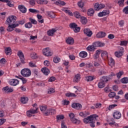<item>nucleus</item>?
I'll return each instance as SVG.
<instances>
[{"label":"nucleus","instance_id":"nucleus-1","mask_svg":"<svg viewBox=\"0 0 128 128\" xmlns=\"http://www.w3.org/2000/svg\"><path fill=\"white\" fill-rule=\"evenodd\" d=\"M96 118H98V116L96 114L90 115V116L84 118V122L86 124H90L91 128H95L96 125H94V124H96V122L98 120Z\"/></svg>","mask_w":128,"mask_h":128},{"label":"nucleus","instance_id":"nucleus-35","mask_svg":"<svg viewBox=\"0 0 128 128\" xmlns=\"http://www.w3.org/2000/svg\"><path fill=\"white\" fill-rule=\"evenodd\" d=\"M12 52V48L10 47H8L5 48V53L6 54H10Z\"/></svg>","mask_w":128,"mask_h":128},{"label":"nucleus","instance_id":"nucleus-26","mask_svg":"<svg viewBox=\"0 0 128 128\" xmlns=\"http://www.w3.org/2000/svg\"><path fill=\"white\" fill-rule=\"evenodd\" d=\"M48 16L51 18H56V14L52 12H47Z\"/></svg>","mask_w":128,"mask_h":128},{"label":"nucleus","instance_id":"nucleus-57","mask_svg":"<svg viewBox=\"0 0 128 128\" xmlns=\"http://www.w3.org/2000/svg\"><path fill=\"white\" fill-rule=\"evenodd\" d=\"M48 94H52V93L54 92V88H50L48 90Z\"/></svg>","mask_w":128,"mask_h":128},{"label":"nucleus","instance_id":"nucleus-42","mask_svg":"<svg viewBox=\"0 0 128 128\" xmlns=\"http://www.w3.org/2000/svg\"><path fill=\"white\" fill-rule=\"evenodd\" d=\"M114 60L112 58H110V66H114Z\"/></svg>","mask_w":128,"mask_h":128},{"label":"nucleus","instance_id":"nucleus-34","mask_svg":"<svg viewBox=\"0 0 128 128\" xmlns=\"http://www.w3.org/2000/svg\"><path fill=\"white\" fill-rule=\"evenodd\" d=\"M24 26L26 28H32V22H28L25 24Z\"/></svg>","mask_w":128,"mask_h":128},{"label":"nucleus","instance_id":"nucleus-4","mask_svg":"<svg viewBox=\"0 0 128 128\" xmlns=\"http://www.w3.org/2000/svg\"><path fill=\"white\" fill-rule=\"evenodd\" d=\"M16 16H10L6 20V24H16Z\"/></svg>","mask_w":128,"mask_h":128},{"label":"nucleus","instance_id":"nucleus-46","mask_svg":"<svg viewBox=\"0 0 128 128\" xmlns=\"http://www.w3.org/2000/svg\"><path fill=\"white\" fill-rule=\"evenodd\" d=\"M118 78H120V77L124 74V72L120 71L116 74Z\"/></svg>","mask_w":128,"mask_h":128},{"label":"nucleus","instance_id":"nucleus-10","mask_svg":"<svg viewBox=\"0 0 128 128\" xmlns=\"http://www.w3.org/2000/svg\"><path fill=\"white\" fill-rule=\"evenodd\" d=\"M84 34H86L87 36H88V38H90L92 36V32L88 28H86L84 30Z\"/></svg>","mask_w":128,"mask_h":128},{"label":"nucleus","instance_id":"nucleus-21","mask_svg":"<svg viewBox=\"0 0 128 128\" xmlns=\"http://www.w3.org/2000/svg\"><path fill=\"white\" fill-rule=\"evenodd\" d=\"M96 45L94 44V43L92 45L88 46L86 50H88V52H92V50H96Z\"/></svg>","mask_w":128,"mask_h":128},{"label":"nucleus","instance_id":"nucleus-14","mask_svg":"<svg viewBox=\"0 0 128 128\" xmlns=\"http://www.w3.org/2000/svg\"><path fill=\"white\" fill-rule=\"evenodd\" d=\"M102 50H98L96 52V54L93 56V58L94 60H98L100 56V52H102Z\"/></svg>","mask_w":128,"mask_h":128},{"label":"nucleus","instance_id":"nucleus-33","mask_svg":"<svg viewBox=\"0 0 128 128\" xmlns=\"http://www.w3.org/2000/svg\"><path fill=\"white\" fill-rule=\"evenodd\" d=\"M71 122L73 124H80V121L76 118H74L73 120H72Z\"/></svg>","mask_w":128,"mask_h":128},{"label":"nucleus","instance_id":"nucleus-56","mask_svg":"<svg viewBox=\"0 0 128 128\" xmlns=\"http://www.w3.org/2000/svg\"><path fill=\"white\" fill-rule=\"evenodd\" d=\"M6 122V120L5 118L0 119V126H2V124H4Z\"/></svg>","mask_w":128,"mask_h":128},{"label":"nucleus","instance_id":"nucleus-62","mask_svg":"<svg viewBox=\"0 0 128 128\" xmlns=\"http://www.w3.org/2000/svg\"><path fill=\"white\" fill-rule=\"evenodd\" d=\"M124 0H119L118 1V4L119 6H122V4H124Z\"/></svg>","mask_w":128,"mask_h":128},{"label":"nucleus","instance_id":"nucleus-55","mask_svg":"<svg viewBox=\"0 0 128 128\" xmlns=\"http://www.w3.org/2000/svg\"><path fill=\"white\" fill-rule=\"evenodd\" d=\"M20 80L22 82V84H26V82H28V80L22 76L20 77Z\"/></svg>","mask_w":128,"mask_h":128},{"label":"nucleus","instance_id":"nucleus-63","mask_svg":"<svg viewBox=\"0 0 128 128\" xmlns=\"http://www.w3.org/2000/svg\"><path fill=\"white\" fill-rule=\"evenodd\" d=\"M118 52H121L122 54H124V48L123 47H119V50Z\"/></svg>","mask_w":128,"mask_h":128},{"label":"nucleus","instance_id":"nucleus-16","mask_svg":"<svg viewBox=\"0 0 128 128\" xmlns=\"http://www.w3.org/2000/svg\"><path fill=\"white\" fill-rule=\"evenodd\" d=\"M18 8L22 14H26V8L24 5H19Z\"/></svg>","mask_w":128,"mask_h":128},{"label":"nucleus","instance_id":"nucleus-8","mask_svg":"<svg viewBox=\"0 0 128 128\" xmlns=\"http://www.w3.org/2000/svg\"><path fill=\"white\" fill-rule=\"evenodd\" d=\"M105 6L104 4H99L98 3L95 4L94 6V8L96 10H102V8H104Z\"/></svg>","mask_w":128,"mask_h":128},{"label":"nucleus","instance_id":"nucleus-23","mask_svg":"<svg viewBox=\"0 0 128 128\" xmlns=\"http://www.w3.org/2000/svg\"><path fill=\"white\" fill-rule=\"evenodd\" d=\"M80 19L82 24H88V19H86V18L82 16Z\"/></svg>","mask_w":128,"mask_h":128},{"label":"nucleus","instance_id":"nucleus-59","mask_svg":"<svg viewBox=\"0 0 128 128\" xmlns=\"http://www.w3.org/2000/svg\"><path fill=\"white\" fill-rule=\"evenodd\" d=\"M48 112H50V114H54L56 112V109H50L48 110Z\"/></svg>","mask_w":128,"mask_h":128},{"label":"nucleus","instance_id":"nucleus-32","mask_svg":"<svg viewBox=\"0 0 128 128\" xmlns=\"http://www.w3.org/2000/svg\"><path fill=\"white\" fill-rule=\"evenodd\" d=\"M114 54L116 58H120V56H124V54L120 52L119 51L116 52H114Z\"/></svg>","mask_w":128,"mask_h":128},{"label":"nucleus","instance_id":"nucleus-53","mask_svg":"<svg viewBox=\"0 0 128 128\" xmlns=\"http://www.w3.org/2000/svg\"><path fill=\"white\" fill-rule=\"evenodd\" d=\"M46 108H47L46 106H41L40 107V110L41 112H46Z\"/></svg>","mask_w":128,"mask_h":128},{"label":"nucleus","instance_id":"nucleus-3","mask_svg":"<svg viewBox=\"0 0 128 128\" xmlns=\"http://www.w3.org/2000/svg\"><path fill=\"white\" fill-rule=\"evenodd\" d=\"M20 72L22 76L24 78H28L32 76V71L28 68L22 69Z\"/></svg>","mask_w":128,"mask_h":128},{"label":"nucleus","instance_id":"nucleus-7","mask_svg":"<svg viewBox=\"0 0 128 128\" xmlns=\"http://www.w3.org/2000/svg\"><path fill=\"white\" fill-rule=\"evenodd\" d=\"M18 56H19L20 58V60L22 62V64H26V62H24L25 59H24V53L22 51H19L18 52Z\"/></svg>","mask_w":128,"mask_h":128},{"label":"nucleus","instance_id":"nucleus-44","mask_svg":"<svg viewBox=\"0 0 128 128\" xmlns=\"http://www.w3.org/2000/svg\"><path fill=\"white\" fill-rule=\"evenodd\" d=\"M30 58L33 60H36V58H38V56H36V53H32L30 54Z\"/></svg>","mask_w":128,"mask_h":128},{"label":"nucleus","instance_id":"nucleus-49","mask_svg":"<svg viewBox=\"0 0 128 128\" xmlns=\"http://www.w3.org/2000/svg\"><path fill=\"white\" fill-rule=\"evenodd\" d=\"M29 20L31 22V24H38V22H36V20L32 19L31 18H29Z\"/></svg>","mask_w":128,"mask_h":128},{"label":"nucleus","instance_id":"nucleus-50","mask_svg":"<svg viewBox=\"0 0 128 128\" xmlns=\"http://www.w3.org/2000/svg\"><path fill=\"white\" fill-rule=\"evenodd\" d=\"M94 77L92 76H88L86 78V80L87 82H92V80H94Z\"/></svg>","mask_w":128,"mask_h":128},{"label":"nucleus","instance_id":"nucleus-64","mask_svg":"<svg viewBox=\"0 0 128 128\" xmlns=\"http://www.w3.org/2000/svg\"><path fill=\"white\" fill-rule=\"evenodd\" d=\"M61 126H62V128H68V126H66V124L64 121L62 122Z\"/></svg>","mask_w":128,"mask_h":128},{"label":"nucleus","instance_id":"nucleus-19","mask_svg":"<svg viewBox=\"0 0 128 128\" xmlns=\"http://www.w3.org/2000/svg\"><path fill=\"white\" fill-rule=\"evenodd\" d=\"M41 70L42 72H43V74H45V76H48V74H50V70H48V68H42Z\"/></svg>","mask_w":128,"mask_h":128},{"label":"nucleus","instance_id":"nucleus-30","mask_svg":"<svg viewBox=\"0 0 128 128\" xmlns=\"http://www.w3.org/2000/svg\"><path fill=\"white\" fill-rule=\"evenodd\" d=\"M74 16L76 18H80L82 16L80 15V12H75L74 13Z\"/></svg>","mask_w":128,"mask_h":128},{"label":"nucleus","instance_id":"nucleus-54","mask_svg":"<svg viewBox=\"0 0 128 128\" xmlns=\"http://www.w3.org/2000/svg\"><path fill=\"white\" fill-rule=\"evenodd\" d=\"M29 3L30 6H34L36 5V1L34 0H30Z\"/></svg>","mask_w":128,"mask_h":128},{"label":"nucleus","instance_id":"nucleus-45","mask_svg":"<svg viewBox=\"0 0 128 128\" xmlns=\"http://www.w3.org/2000/svg\"><path fill=\"white\" fill-rule=\"evenodd\" d=\"M115 96H116V92H110L108 94V96L110 98H114Z\"/></svg>","mask_w":128,"mask_h":128},{"label":"nucleus","instance_id":"nucleus-28","mask_svg":"<svg viewBox=\"0 0 128 128\" xmlns=\"http://www.w3.org/2000/svg\"><path fill=\"white\" fill-rule=\"evenodd\" d=\"M55 4H56V6H66V2L64 1L58 0L56 2Z\"/></svg>","mask_w":128,"mask_h":128},{"label":"nucleus","instance_id":"nucleus-41","mask_svg":"<svg viewBox=\"0 0 128 128\" xmlns=\"http://www.w3.org/2000/svg\"><path fill=\"white\" fill-rule=\"evenodd\" d=\"M108 54L106 51H102L101 54V56L102 58H104V56H106L107 58H108Z\"/></svg>","mask_w":128,"mask_h":128},{"label":"nucleus","instance_id":"nucleus-6","mask_svg":"<svg viewBox=\"0 0 128 128\" xmlns=\"http://www.w3.org/2000/svg\"><path fill=\"white\" fill-rule=\"evenodd\" d=\"M42 54L46 56H52V52L50 51L48 48L43 49Z\"/></svg>","mask_w":128,"mask_h":128},{"label":"nucleus","instance_id":"nucleus-15","mask_svg":"<svg viewBox=\"0 0 128 128\" xmlns=\"http://www.w3.org/2000/svg\"><path fill=\"white\" fill-rule=\"evenodd\" d=\"M66 42L68 44L72 45L74 44V38L70 37L66 39Z\"/></svg>","mask_w":128,"mask_h":128},{"label":"nucleus","instance_id":"nucleus-9","mask_svg":"<svg viewBox=\"0 0 128 128\" xmlns=\"http://www.w3.org/2000/svg\"><path fill=\"white\" fill-rule=\"evenodd\" d=\"M19 24H8V26L7 28V30L8 32H12V30H14V28H16V26H18Z\"/></svg>","mask_w":128,"mask_h":128},{"label":"nucleus","instance_id":"nucleus-39","mask_svg":"<svg viewBox=\"0 0 128 128\" xmlns=\"http://www.w3.org/2000/svg\"><path fill=\"white\" fill-rule=\"evenodd\" d=\"M29 12H32V14H34V13H36V14H38V12H40V11L36 10V9H34V8H30L29 9Z\"/></svg>","mask_w":128,"mask_h":128},{"label":"nucleus","instance_id":"nucleus-29","mask_svg":"<svg viewBox=\"0 0 128 128\" xmlns=\"http://www.w3.org/2000/svg\"><path fill=\"white\" fill-rule=\"evenodd\" d=\"M20 102L22 104H26L28 102V97H22Z\"/></svg>","mask_w":128,"mask_h":128},{"label":"nucleus","instance_id":"nucleus-48","mask_svg":"<svg viewBox=\"0 0 128 128\" xmlns=\"http://www.w3.org/2000/svg\"><path fill=\"white\" fill-rule=\"evenodd\" d=\"M58 120H64V115H58L56 116Z\"/></svg>","mask_w":128,"mask_h":128},{"label":"nucleus","instance_id":"nucleus-58","mask_svg":"<svg viewBox=\"0 0 128 128\" xmlns=\"http://www.w3.org/2000/svg\"><path fill=\"white\" fill-rule=\"evenodd\" d=\"M5 62H6V58H2V59L0 60V64H4Z\"/></svg>","mask_w":128,"mask_h":128},{"label":"nucleus","instance_id":"nucleus-40","mask_svg":"<svg viewBox=\"0 0 128 128\" xmlns=\"http://www.w3.org/2000/svg\"><path fill=\"white\" fill-rule=\"evenodd\" d=\"M121 82L122 84H128V78L126 77L124 78L121 80Z\"/></svg>","mask_w":128,"mask_h":128},{"label":"nucleus","instance_id":"nucleus-18","mask_svg":"<svg viewBox=\"0 0 128 128\" xmlns=\"http://www.w3.org/2000/svg\"><path fill=\"white\" fill-rule=\"evenodd\" d=\"M106 34L104 32H100L98 33V34L96 35V36L98 38H104Z\"/></svg>","mask_w":128,"mask_h":128},{"label":"nucleus","instance_id":"nucleus-25","mask_svg":"<svg viewBox=\"0 0 128 128\" xmlns=\"http://www.w3.org/2000/svg\"><path fill=\"white\" fill-rule=\"evenodd\" d=\"M94 44L96 48H102V46H104V43H102L100 42H95Z\"/></svg>","mask_w":128,"mask_h":128},{"label":"nucleus","instance_id":"nucleus-5","mask_svg":"<svg viewBox=\"0 0 128 128\" xmlns=\"http://www.w3.org/2000/svg\"><path fill=\"white\" fill-rule=\"evenodd\" d=\"M70 28H72L74 32H79L80 30V28L78 27L76 24L73 22L70 24Z\"/></svg>","mask_w":128,"mask_h":128},{"label":"nucleus","instance_id":"nucleus-36","mask_svg":"<svg viewBox=\"0 0 128 128\" xmlns=\"http://www.w3.org/2000/svg\"><path fill=\"white\" fill-rule=\"evenodd\" d=\"M66 96H67V98H70L72 96H76V95L74 93L68 92L66 94Z\"/></svg>","mask_w":128,"mask_h":128},{"label":"nucleus","instance_id":"nucleus-51","mask_svg":"<svg viewBox=\"0 0 128 128\" xmlns=\"http://www.w3.org/2000/svg\"><path fill=\"white\" fill-rule=\"evenodd\" d=\"M116 106H118V104H111V105L109 106L108 108V110H112V108H116Z\"/></svg>","mask_w":128,"mask_h":128},{"label":"nucleus","instance_id":"nucleus-24","mask_svg":"<svg viewBox=\"0 0 128 128\" xmlns=\"http://www.w3.org/2000/svg\"><path fill=\"white\" fill-rule=\"evenodd\" d=\"M80 74H77L74 76V82H80Z\"/></svg>","mask_w":128,"mask_h":128},{"label":"nucleus","instance_id":"nucleus-52","mask_svg":"<svg viewBox=\"0 0 128 128\" xmlns=\"http://www.w3.org/2000/svg\"><path fill=\"white\" fill-rule=\"evenodd\" d=\"M94 66H95L96 68L100 66V61L96 60L94 62Z\"/></svg>","mask_w":128,"mask_h":128},{"label":"nucleus","instance_id":"nucleus-12","mask_svg":"<svg viewBox=\"0 0 128 128\" xmlns=\"http://www.w3.org/2000/svg\"><path fill=\"white\" fill-rule=\"evenodd\" d=\"M113 118L116 120H119L120 118H122V114L118 111H116L113 113Z\"/></svg>","mask_w":128,"mask_h":128},{"label":"nucleus","instance_id":"nucleus-11","mask_svg":"<svg viewBox=\"0 0 128 128\" xmlns=\"http://www.w3.org/2000/svg\"><path fill=\"white\" fill-rule=\"evenodd\" d=\"M72 108H75V110H82V104L80 103H74L72 104Z\"/></svg>","mask_w":128,"mask_h":128},{"label":"nucleus","instance_id":"nucleus-13","mask_svg":"<svg viewBox=\"0 0 128 128\" xmlns=\"http://www.w3.org/2000/svg\"><path fill=\"white\" fill-rule=\"evenodd\" d=\"M110 10H104L102 12H100L98 14V16H108V14H110Z\"/></svg>","mask_w":128,"mask_h":128},{"label":"nucleus","instance_id":"nucleus-38","mask_svg":"<svg viewBox=\"0 0 128 128\" xmlns=\"http://www.w3.org/2000/svg\"><path fill=\"white\" fill-rule=\"evenodd\" d=\"M128 40H122L120 41V46H128Z\"/></svg>","mask_w":128,"mask_h":128},{"label":"nucleus","instance_id":"nucleus-27","mask_svg":"<svg viewBox=\"0 0 128 128\" xmlns=\"http://www.w3.org/2000/svg\"><path fill=\"white\" fill-rule=\"evenodd\" d=\"M94 14V10L93 8H90L88 10V14L89 16H92Z\"/></svg>","mask_w":128,"mask_h":128},{"label":"nucleus","instance_id":"nucleus-47","mask_svg":"<svg viewBox=\"0 0 128 128\" xmlns=\"http://www.w3.org/2000/svg\"><path fill=\"white\" fill-rule=\"evenodd\" d=\"M78 4L79 8H82L84 6V3L82 2V1H80V2H78Z\"/></svg>","mask_w":128,"mask_h":128},{"label":"nucleus","instance_id":"nucleus-37","mask_svg":"<svg viewBox=\"0 0 128 128\" xmlns=\"http://www.w3.org/2000/svg\"><path fill=\"white\" fill-rule=\"evenodd\" d=\"M54 62L55 64H58V62H60V58L58 56L54 57Z\"/></svg>","mask_w":128,"mask_h":128},{"label":"nucleus","instance_id":"nucleus-43","mask_svg":"<svg viewBox=\"0 0 128 128\" xmlns=\"http://www.w3.org/2000/svg\"><path fill=\"white\" fill-rule=\"evenodd\" d=\"M108 123L109 126H118V124H116L114 121L112 122H109Z\"/></svg>","mask_w":128,"mask_h":128},{"label":"nucleus","instance_id":"nucleus-17","mask_svg":"<svg viewBox=\"0 0 128 128\" xmlns=\"http://www.w3.org/2000/svg\"><path fill=\"white\" fill-rule=\"evenodd\" d=\"M56 28H52L51 30H49L48 32V34L49 36H52L54 34V32H56Z\"/></svg>","mask_w":128,"mask_h":128},{"label":"nucleus","instance_id":"nucleus-20","mask_svg":"<svg viewBox=\"0 0 128 128\" xmlns=\"http://www.w3.org/2000/svg\"><path fill=\"white\" fill-rule=\"evenodd\" d=\"M20 82L16 79H12L10 82L11 86H17V84H18Z\"/></svg>","mask_w":128,"mask_h":128},{"label":"nucleus","instance_id":"nucleus-61","mask_svg":"<svg viewBox=\"0 0 128 128\" xmlns=\"http://www.w3.org/2000/svg\"><path fill=\"white\" fill-rule=\"evenodd\" d=\"M69 116L70 118V120H74V113H70L69 114Z\"/></svg>","mask_w":128,"mask_h":128},{"label":"nucleus","instance_id":"nucleus-31","mask_svg":"<svg viewBox=\"0 0 128 128\" xmlns=\"http://www.w3.org/2000/svg\"><path fill=\"white\" fill-rule=\"evenodd\" d=\"M38 108H36V109H34V108H33L30 109L29 110L30 111V112H31L32 114H38Z\"/></svg>","mask_w":128,"mask_h":128},{"label":"nucleus","instance_id":"nucleus-22","mask_svg":"<svg viewBox=\"0 0 128 128\" xmlns=\"http://www.w3.org/2000/svg\"><path fill=\"white\" fill-rule=\"evenodd\" d=\"M79 56L80 58H86L88 56V53L85 51H82L80 52L79 54Z\"/></svg>","mask_w":128,"mask_h":128},{"label":"nucleus","instance_id":"nucleus-60","mask_svg":"<svg viewBox=\"0 0 128 128\" xmlns=\"http://www.w3.org/2000/svg\"><path fill=\"white\" fill-rule=\"evenodd\" d=\"M123 12H124V14H128V6L124 8Z\"/></svg>","mask_w":128,"mask_h":128},{"label":"nucleus","instance_id":"nucleus-2","mask_svg":"<svg viewBox=\"0 0 128 128\" xmlns=\"http://www.w3.org/2000/svg\"><path fill=\"white\" fill-rule=\"evenodd\" d=\"M112 78L108 76H103L100 79V82L98 84V88H104L106 86V82H108V80H110Z\"/></svg>","mask_w":128,"mask_h":128}]
</instances>
